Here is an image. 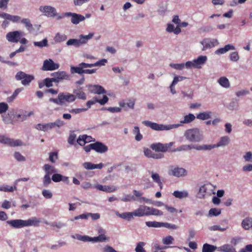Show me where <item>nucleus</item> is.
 <instances>
[{"instance_id":"63","label":"nucleus","mask_w":252,"mask_h":252,"mask_svg":"<svg viewBox=\"0 0 252 252\" xmlns=\"http://www.w3.org/2000/svg\"><path fill=\"white\" fill-rule=\"evenodd\" d=\"M62 174L55 173V174H53L52 176V180L55 183L59 182L62 180Z\"/></svg>"},{"instance_id":"56","label":"nucleus","mask_w":252,"mask_h":252,"mask_svg":"<svg viewBox=\"0 0 252 252\" xmlns=\"http://www.w3.org/2000/svg\"><path fill=\"white\" fill-rule=\"evenodd\" d=\"M239 56L237 52H233L229 55V59L231 62H236L239 60Z\"/></svg>"},{"instance_id":"22","label":"nucleus","mask_w":252,"mask_h":252,"mask_svg":"<svg viewBox=\"0 0 252 252\" xmlns=\"http://www.w3.org/2000/svg\"><path fill=\"white\" fill-rule=\"evenodd\" d=\"M90 91L94 94H104L106 93V91L100 85H90L89 87Z\"/></svg>"},{"instance_id":"7","label":"nucleus","mask_w":252,"mask_h":252,"mask_svg":"<svg viewBox=\"0 0 252 252\" xmlns=\"http://www.w3.org/2000/svg\"><path fill=\"white\" fill-rule=\"evenodd\" d=\"M0 143L11 147H17L22 145V142L20 140H14L5 135L0 134Z\"/></svg>"},{"instance_id":"53","label":"nucleus","mask_w":252,"mask_h":252,"mask_svg":"<svg viewBox=\"0 0 252 252\" xmlns=\"http://www.w3.org/2000/svg\"><path fill=\"white\" fill-rule=\"evenodd\" d=\"M76 134L74 132H70L67 140L68 144L71 145H75V141L77 140Z\"/></svg>"},{"instance_id":"49","label":"nucleus","mask_w":252,"mask_h":252,"mask_svg":"<svg viewBox=\"0 0 252 252\" xmlns=\"http://www.w3.org/2000/svg\"><path fill=\"white\" fill-rule=\"evenodd\" d=\"M221 214V210L218 208H212L209 211L208 217H212L214 216H218Z\"/></svg>"},{"instance_id":"27","label":"nucleus","mask_w":252,"mask_h":252,"mask_svg":"<svg viewBox=\"0 0 252 252\" xmlns=\"http://www.w3.org/2000/svg\"><path fill=\"white\" fill-rule=\"evenodd\" d=\"M195 150L197 151H211L216 148L215 144L195 145Z\"/></svg>"},{"instance_id":"13","label":"nucleus","mask_w":252,"mask_h":252,"mask_svg":"<svg viewBox=\"0 0 252 252\" xmlns=\"http://www.w3.org/2000/svg\"><path fill=\"white\" fill-rule=\"evenodd\" d=\"M51 75L53 77L54 82L59 83L60 81L63 80H69L70 76L66 72L57 71L52 73Z\"/></svg>"},{"instance_id":"34","label":"nucleus","mask_w":252,"mask_h":252,"mask_svg":"<svg viewBox=\"0 0 252 252\" xmlns=\"http://www.w3.org/2000/svg\"><path fill=\"white\" fill-rule=\"evenodd\" d=\"M195 147V145H192V144H185V145H182L176 149L173 150L172 152H181V151H189L191 149H194Z\"/></svg>"},{"instance_id":"26","label":"nucleus","mask_w":252,"mask_h":252,"mask_svg":"<svg viewBox=\"0 0 252 252\" xmlns=\"http://www.w3.org/2000/svg\"><path fill=\"white\" fill-rule=\"evenodd\" d=\"M1 16L2 18L8 20L13 23H17L21 20V18L19 16L11 15L6 13H2Z\"/></svg>"},{"instance_id":"40","label":"nucleus","mask_w":252,"mask_h":252,"mask_svg":"<svg viewBox=\"0 0 252 252\" xmlns=\"http://www.w3.org/2000/svg\"><path fill=\"white\" fill-rule=\"evenodd\" d=\"M217 249L216 246L205 243L203 245L202 252H214Z\"/></svg>"},{"instance_id":"59","label":"nucleus","mask_w":252,"mask_h":252,"mask_svg":"<svg viewBox=\"0 0 252 252\" xmlns=\"http://www.w3.org/2000/svg\"><path fill=\"white\" fill-rule=\"evenodd\" d=\"M51 226L52 227H56L58 229H61L63 227L66 226V224L64 223H63L61 221L58 222H51Z\"/></svg>"},{"instance_id":"12","label":"nucleus","mask_w":252,"mask_h":252,"mask_svg":"<svg viewBox=\"0 0 252 252\" xmlns=\"http://www.w3.org/2000/svg\"><path fill=\"white\" fill-rule=\"evenodd\" d=\"M60 67L58 63H55L52 59L45 60L43 62L42 69L45 71H51L58 69Z\"/></svg>"},{"instance_id":"44","label":"nucleus","mask_w":252,"mask_h":252,"mask_svg":"<svg viewBox=\"0 0 252 252\" xmlns=\"http://www.w3.org/2000/svg\"><path fill=\"white\" fill-rule=\"evenodd\" d=\"M109 240V238L106 235H100L93 237V243L106 242Z\"/></svg>"},{"instance_id":"23","label":"nucleus","mask_w":252,"mask_h":252,"mask_svg":"<svg viewBox=\"0 0 252 252\" xmlns=\"http://www.w3.org/2000/svg\"><path fill=\"white\" fill-rule=\"evenodd\" d=\"M72 94L74 96L75 100L76 98L84 100H86L87 98L86 95L83 91L82 88H78L74 89L73 91Z\"/></svg>"},{"instance_id":"1","label":"nucleus","mask_w":252,"mask_h":252,"mask_svg":"<svg viewBox=\"0 0 252 252\" xmlns=\"http://www.w3.org/2000/svg\"><path fill=\"white\" fill-rule=\"evenodd\" d=\"M195 119V116L193 114L189 113L184 116V119L180 121V124L164 125L162 124H158L149 121H145L143 122V124H144L146 126L149 127L155 130H169L177 128L181 126L183 124H189L193 121Z\"/></svg>"},{"instance_id":"43","label":"nucleus","mask_w":252,"mask_h":252,"mask_svg":"<svg viewBox=\"0 0 252 252\" xmlns=\"http://www.w3.org/2000/svg\"><path fill=\"white\" fill-rule=\"evenodd\" d=\"M166 31L168 32H174L175 34H178L181 32V29L179 27H174L171 24H168L167 26Z\"/></svg>"},{"instance_id":"2","label":"nucleus","mask_w":252,"mask_h":252,"mask_svg":"<svg viewBox=\"0 0 252 252\" xmlns=\"http://www.w3.org/2000/svg\"><path fill=\"white\" fill-rule=\"evenodd\" d=\"M184 136L186 139L190 142H200L204 139L202 131L197 128H193L186 130Z\"/></svg>"},{"instance_id":"60","label":"nucleus","mask_w":252,"mask_h":252,"mask_svg":"<svg viewBox=\"0 0 252 252\" xmlns=\"http://www.w3.org/2000/svg\"><path fill=\"white\" fill-rule=\"evenodd\" d=\"M8 109V105L5 102H0V114L6 112Z\"/></svg>"},{"instance_id":"33","label":"nucleus","mask_w":252,"mask_h":252,"mask_svg":"<svg viewBox=\"0 0 252 252\" xmlns=\"http://www.w3.org/2000/svg\"><path fill=\"white\" fill-rule=\"evenodd\" d=\"M217 82L222 87L225 89H228L230 87V83L227 78L224 76L220 77L218 80Z\"/></svg>"},{"instance_id":"15","label":"nucleus","mask_w":252,"mask_h":252,"mask_svg":"<svg viewBox=\"0 0 252 252\" xmlns=\"http://www.w3.org/2000/svg\"><path fill=\"white\" fill-rule=\"evenodd\" d=\"M133 195H125V196L121 198L120 200L124 202H130L133 201H138L141 199L142 194L140 192L134 190L133 191Z\"/></svg>"},{"instance_id":"46","label":"nucleus","mask_w":252,"mask_h":252,"mask_svg":"<svg viewBox=\"0 0 252 252\" xmlns=\"http://www.w3.org/2000/svg\"><path fill=\"white\" fill-rule=\"evenodd\" d=\"M21 23L25 25L26 28L29 31L33 30V26L31 21L28 18H23L21 19Z\"/></svg>"},{"instance_id":"52","label":"nucleus","mask_w":252,"mask_h":252,"mask_svg":"<svg viewBox=\"0 0 252 252\" xmlns=\"http://www.w3.org/2000/svg\"><path fill=\"white\" fill-rule=\"evenodd\" d=\"M151 177L153 181L157 183L160 187V188L161 189L162 183L160 181L159 175L158 173H155L152 172Z\"/></svg>"},{"instance_id":"39","label":"nucleus","mask_w":252,"mask_h":252,"mask_svg":"<svg viewBox=\"0 0 252 252\" xmlns=\"http://www.w3.org/2000/svg\"><path fill=\"white\" fill-rule=\"evenodd\" d=\"M35 128L38 130L43 131L44 132L51 130L49 123L38 124L35 126Z\"/></svg>"},{"instance_id":"24","label":"nucleus","mask_w":252,"mask_h":252,"mask_svg":"<svg viewBox=\"0 0 252 252\" xmlns=\"http://www.w3.org/2000/svg\"><path fill=\"white\" fill-rule=\"evenodd\" d=\"M212 188L211 184H206L202 186L199 190L198 197L199 198H203L205 197L206 193L208 192V190Z\"/></svg>"},{"instance_id":"28","label":"nucleus","mask_w":252,"mask_h":252,"mask_svg":"<svg viewBox=\"0 0 252 252\" xmlns=\"http://www.w3.org/2000/svg\"><path fill=\"white\" fill-rule=\"evenodd\" d=\"M217 251L221 252H236L235 249L231 245L225 244L218 247ZM240 252H245L244 250H241Z\"/></svg>"},{"instance_id":"14","label":"nucleus","mask_w":252,"mask_h":252,"mask_svg":"<svg viewBox=\"0 0 252 252\" xmlns=\"http://www.w3.org/2000/svg\"><path fill=\"white\" fill-rule=\"evenodd\" d=\"M62 105H65L66 103H70L75 101L74 96L69 93H60L59 94Z\"/></svg>"},{"instance_id":"17","label":"nucleus","mask_w":252,"mask_h":252,"mask_svg":"<svg viewBox=\"0 0 252 252\" xmlns=\"http://www.w3.org/2000/svg\"><path fill=\"white\" fill-rule=\"evenodd\" d=\"M208 58L206 56H199L196 59H193L195 68L201 69L206 63Z\"/></svg>"},{"instance_id":"32","label":"nucleus","mask_w":252,"mask_h":252,"mask_svg":"<svg viewBox=\"0 0 252 252\" xmlns=\"http://www.w3.org/2000/svg\"><path fill=\"white\" fill-rule=\"evenodd\" d=\"M53 82H54L53 78H47L38 82V87L40 89H42L44 86L49 88L53 86Z\"/></svg>"},{"instance_id":"29","label":"nucleus","mask_w":252,"mask_h":252,"mask_svg":"<svg viewBox=\"0 0 252 252\" xmlns=\"http://www.w3.org/2000/svg\"><path fill=\"white\" fill-rule=\"evenodd\" d=\"M230 140L228 136H224L221 137L219 142L215 144L217 148L224 147L226 146L230 143Z\"/></svg>"},{"instance_id":"51","label":"nucleus","mask_w":252,"mask_h":252,"mask_svg":"<svg viewBox=\"0 0 252 252\" xmlns=\"http://www.w3.org/2000/svg\"><path fill=\"white\" fill-rule=\"evenodd\" d=\"M146 225L149 227H162V222L156 221H149L145 222Z\"/></svg>"},{"instance_id":"35","label":"nucleus","mask_w":252,"mask_h":252,"mask_svg":"<svg viewBox=\"0 0 252 252\" xmlns=\"http://www.w3.org/2000/svg\"><path fill=\"white\" fill-rule=\"evenodd\" d=\"M252 218L248 217L244 219L241 223L242 227L245 230L252 228Z\"/></svg>"},{"instance_id":"5","label":"nucleus","mask_w":252,"mask_h":252,"mask_svg":"<svg viewBox=\"0 0 252 252\" xmlns=\"http://www.w3.org/2000/svg\"><path fill=\"white\" fill-rule=\"evenodd\" d=\"M168 174L176 177H182L187 175V171L182 167L178 166H170L168 170Z\"/></svg>"},{"instance_id":"30","label":"nucleus","mask_w":252,"mask_h":252,"mask_svg":"<svg viewBox=\"0 0 252 252\" xmlns=\"http://www.w3.org/2000/svg\"><path fill=\"white\" fill-rule=\"evenodd\" d=\"M83 167L85 169H88V170H92V169H100L103 166V164L102 163H100L97 164H95L92 163V162H84L83 163Z\"/></svg>"},{"instance_id":"38","label":"nucleus","mask_w":252,"mask_h":252,"mask_svg":"<svg viewBox=\"0 0 252 252\" xmlns=\"http://www.w3.org/2000/svg\"><path fill=\"white\" fill-rule=\"evenodd\" d=\"M84 69L81 65V63L77 66H71L70 67V72L71 74L77 73L79 74H84Z\"/></svg>"},{"instance_id":"11","label":"nucleus","mask_w":252,"mask_h":252,"mask_svg":"<svg viewBox=\"0 0 252 252\" xmlns=\"http://www.w3.org/2000/svg\"><path fill=\"white\" fill-rule=\"evenodd\" d=\"M39 10L48 17L55 18L56 15V9L50 5L41 6L39 8Z\"/></svg>"},{"instance_id":"48","label":"nucleus","mask_w":252,"mask_h":252,"mask_svg":"<svg viewBox=\"0 0 252 252\" xmlns=\"http://www.w3.org/2000/svg\"><path fill=\"white\" fill-rule=\"evenodd\" d=\"M33 44L35 46L40 48L44 47H47L48 45V40L47 38H44L40 41H34Z\"/></svg>"},{"instance_id":"31","label":"nucleus","mask_w":252,"mask_h":252,"mask_svg":"<svg viewBox=\"0 0 252 252\" xmlns=\"http://www.w3.org/2000/svg\"><path fill=\"white\" fill-rule=\"evenodd\" d=\"M43 170L45 172V175L51 176L52 174H55V173H57V170L53 166L49 164H45L43 166Z\"/></svg>"},{"instance_id":"10","label":"nucleus","mask_w":252,"mask_h":252,"mask_svg":"<svg viewBox=\"0 0 252 252\" xmlns=\"http://www.w3.org/2000/svg\"><path fill=\"white\" fill-rule=\"evenodd\" d=\"M65 16L66 17H70L71 22L74 25H78L85 19L83 15L71 12H67Z\"/></svg>"},{"instance_id":"47","label":"nucleus","mask_w":252,"mask_h":252,"mask_svg":"<svg viewBox=\"0 0 252 252\" xmlns=\"http://www.w3.org/2000/svg\"><path fill=\"white\" fill-rule=\"evenodd\" d=\"M67 39V36L64 34L57 33L54 37V40L55 42L59 43L64 41Z\"/></svg>"},{"instance_id":"42","label":"nucleus","mask_w":252,"mask_h":252,"mask_svg":"<svg viewBox=\"0 0 252 252\" xmlns=\"http://www.w3.org/2000/svg\"><path fill=\"white\" fill-rule=\"evenodd\" d=\"M173 195L177 198L182 199L186 198L189 196V193L186 190L183 191H175L173 193Z\"/></svg>"},{"instance_id":"25","label":"nucleus","mask_w":252,"mask_h":252,"mask_svg":"<svg viewBox=\"0 0 252 252\" xmlns=\"http://www.w3.org/2000/svg\"><path fill=\"white\" fill-rule=\"evenodd\" d=\"M213 112L210 111H203L198 113L196 115V118L198 120L204 121L212 118Z\"/></svg>"},{"instance_id":"57","label":"nucleus","mask_w":252,"mask_h":252,"mask_svg":"<svg viewBox=\"0 0 252 252\" xmlns=\"http://www.w3.org/2000/svg\"><path fill=\"white\" fill-rule=\"evenodd\" d=\"M51 180H52V178L51 179L50 176L45 174L43 178L42 181L43 186L44 187H48L49 185V184L51 183Z\"/></svg>"},{"instance_id":"18","label":"nucleus","mask_w":252,"mask_h":252,"mask_svg":"<svg viewBox=\"0 0 252 252\" xmlns=\"http://www.w3.org/2000/svg\"><path fill=\"white\" fill-rule=\"evenodd\" d=\"M94 150L98 153H104L108 151V147L101 142L93 143Z\"/></svg>"},{"instance_id":"45","label":"nucleus","mask_w":252,"mask_h":252,"mask_svg":"<svg viewBox=\"0 0 252 252\" xmlns=\"http://www.w3.org/2000/svg\"><path fill=\"white\" fill-rule=\"evenodd\" d=\"M72 237L83 242H93V237L87 235H81L77 234L75 236H72Z\"/></svg>"},{"instance_id":"21","label":"nucleus","mask_w":252,"mask_h":252,"mask_svg":"<svg viewBox=\"0 0 252 252\" xmlns=\"http://www.w3.org/2000/svg\"><path fill=\"white\" fill-rule=\"evenodd\" d=\"M6 223L9 224L13 228H19L25 227L24 220H7Z\"/></svg>"},{"instance_id":"37","label":"nucleus","mask_w":252,"mask_h":252,"mask_svg":"<svg viewBox=\"0 0 252 252\" xmlns=\"http://www.w3.org/2000/svg\"><path fill=\"white\" fill-rule=\"evenodd\" d=\"M2 121L6 125L14 124V117L11 114H10L9 113L2 115Z\"/></svg>"},{"instance_id":"4","label":"nucleus","mask_w":252,"mask_h":252,"mask_svg":"<svg viewBox=\"0 0 252 252\" xmlns=\"http://www.w3.org/2000/svg\"><path fill=\"white\" fill-rule=\"evenodd\" d=\"M15 78L17 80H21L22 84L26 86L28 85L34 79V77L23 71H19L17 73Z\"/></svg>"},{"instance_id":"8","label":"nucleus","mask_w":252,"mask_h":252,"mask_svg":"<svg viewBox=\"0 0 252 252\" xmlns=\"http://www.w3.org/2000/svg\"><path fill=\"white\" fill-rule=\"evenodd\" d=\"M23 36V32L20 31L10 32L6 34V39L11 43H17Z\"/></svg>"},{"instance_id":"62","label":"nucleus","mask_w":252,"mask_h":252,"mask_svg":"<svg viewBox=\"0 0 252 252\" xmlns=\"http://www.w3.org/2000/svg\"><path fill=\"white\" fill-rule=\"evenodd\" d=\"M14 157L18 161H25L26 160V158L18 152H15Z\"/></svg>"},{"instance_id":"19","label":"nucleus","mask_w":252,"mask_h":252,"mask_svg":"<svg viewBox=\"0 0 252 252\" xmlns=\"http://www.w3.org/2000/svg\"><path fill=\"white\" fill-rule=\"evenodd\" d=\"M94 188L97 190L106 192H113L117 189V188L114 186H103L100 184L95 185Z\"/></svg>"},{"instance_id":"3","label":"nucleus","mask_w":252,"mask_h":252,"mask_svg":"<svg viewBox=\"0 0 252 252\" xmlns=\"http://www.w3.org/2000/svg\"><path fill=\"white\" fill-rule=\"evenodd\" d=\"M93 32H90L88 35H84L80 34L79 39H70L66 43L67 46H74L78 47L80 46L87 43L89 39H91L94 36Z\"/></svg>"},{"instance_id":"41","label":"nucleus","mask_w":252,"mask_h":252,"mask_svg":"<svg viewBox=\"0 0 252 252\" xmlns=\"http://www.w3.org/2000/svg\"><path fill=\"white\" fill-rule=\"evenodd\" d=\"M17 189L16 185L14 184L13 186H9L7 185H3L0 186V191L4 192H12Z\"/></svg>"},{"instance_id":"6","label":"nucleus","mask_w":252,"mask_h":252,"mask_svg":"<svg viewBox=\"0 0 252 252\" xmlns=\"http://www.w3.org/2000/svg\"><path fill=\"white\" fill-rule=\"evenodd\" d=\"M200 43L203 46V48L201 49L202 51H205L207 49H211L219 45L220 44L217 39L209 38L203 39Z\"/></svg>"},{"instance_id":"20","label":"nucleus","mask_w":252,"mask_h":252,"mask_svg":"<svg viewBox=\"0 0 252 252\" xmlns=\"http://www.w3.org/2000/svg\"><path fill=\"white\" fill-rule=\"evenodd\" d=\"M235 47L232 44H227L224 47L219 48L215 51V54L217 55H220L224 54L229 51L235 50Z\"/></svg>"},{"instance_id":"55","label":"nucleus","mask_w":252,"mask_h":252,"mask_svg":"<svg viewBox=\"0 0 252 252\" xmlns=\"http://www.w3.org/2000/svg\"><path fill=\"white\" fill-rule=\"evenodd\" d=\"M143 201H146L147 203L149 204H154L158 207H165V205H166V204H164L163 202L161 201H156V202L154 203V202L151 199H147L144 197H143Z\"/></svg>"},{"instance_id":"58","label":"nucleus","mask_w":252,"mask_h":252,"mask_svg":"<svg viewBox=\"0 0 252 252\" xmlns=\"http://www.w3.org/2000/svg\"><path fill=\"white\" fill-rule=\"evenodd\" d=\"M174 238L171 236H167L162 239V243L164 245H169L173 243Z\"/></svg>"},{"instance_id":"9","label":"nucleus","mask_w":252,"mask_h":252,"mask_svg":"<svg viewBox=\"0 0 252 252\" xmlns=\"http://www.w3.org/2000/svg\"><path fill=\"white\" fill-rule=\"evenodd\" d=\"M174 144V142H171L168 143L162 144L161 143H157L152 144L150 147L156 152H166Z\"/></svg>"},{"instance_id":"64","label":"nucleus","mask_w":252,"mask_h":252,"mask_svg":"<svg viewBox=\"0 0 252 252\" xmlns=\"http://www.w3.org/2000/svg\"><path fill=\"white\" fill-rule=\"evenodd\" d=\"M243 158L246 162H252V153L247 152L243 156Z\"/></svg>"},{"instance_id":"54","label":"nucleus","mask_w":252,"mask_h":252,"mask_svg":"<svg viewBox=\"0 0 252 252\" xmlns=\"http://www.w3.org/2000/svg\"><path fill=\"white\" fill-rule=\"evenodd\" d=\"M133 133L135 134V139L136 141H140L142 139V135L140 132V129L138 126H135L133 130Z\"/></svg>"},{"instance_id":"50","label":"nucleus","mask_w":252,"mask_h":252,"mask_svg":"<svg viewBox=\"0 0 252 252\" xmlns=\"http://www.w3.org/2000/svg\"><path fill=\"white\" fill-rule=\"evenodd\" d=\"M116 215L119 217L127 220H130L132 219V214L131 212H125L122 214L117 213Z\"/></svg>"},{"instance_id":"36","label":"nucleus","mask_w":252,"mask_h":252,"mask_svg":"<svg viewBox=\"0 0 252 252\" xmlns=\"http://www.w3.org/2000/svg\"><path fill=\"white\" fill-rule=\"evenodd\" d=\"M25 226H38L39 223L40 222L39 219L33 217L27 220H24Z\"/></svg>"},{"instance_id":"61","label":"nucleus","mask_w":252,"mask_h":252,"mask_svg":"<svg viewBox=\"0 0 252 252\" xmlns=\"http://www.w3.org/2000/svg\"><path fill=\"white\" fill-rule=\"evenodd\" d=\"M101 252H118L116 251L112 247L106 245L103 247L101 250Z\"/></svg>"},{"instance_id":"16","label":"nucleus","mask_w":252,"mask_h":252,"mask_svg":"<svg viewBox=\"0 0 252 252\" xmlns=\"http://www.w3.org/2000/svg\"><path fill=\"white\" fill-rule=\"evenodd\" d=\"M95 139L91 136L86 134L80 135L77 139L76 142L81 146H84L86 143L94 142Z\"/></svg>"}]
</instances>
